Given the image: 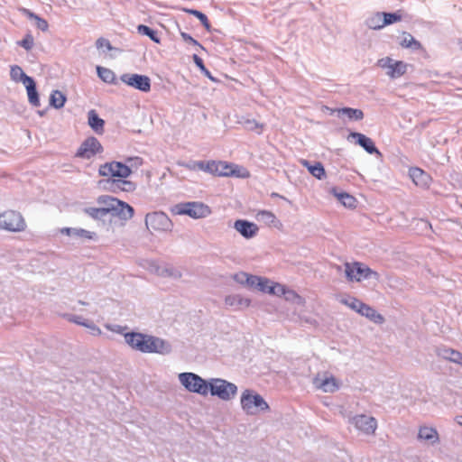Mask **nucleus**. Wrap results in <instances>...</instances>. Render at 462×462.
Here are the masks:
<instances>
[{"mask_svg": "<svg viewBox=\"0 0 462 462\" xmlns=\"http://www.w3.org/2000/svg\"><path fill=\"white\" fill-rule=\"evenodd\" d=\"M350 138L355 139L356 143L363 147L368 153L382 157L381 152L375 147L374 141L370 137L360 133L352 132L348 136V139Z\"/></svg>", "mask_w": 462, "mask_h": 462, "instance_id": "obj_15", "label": "nucleus"}, {"mask_svg": "<svg viewBox=\"0 0 462 462\" xmlns=\"http://www.w3.org/2000/svg\"><path fill=\"white\" fill-rule=\"evenodd\" d=\"M27 90L29 103L33 106H40L39 94L36 89V83L33 79L24 84Z\"/></svg>", "mask_w": 462, "mask_h": 462, "instance_id": "obj_24", "label": "nucleus"}, {"mask_svg": "<svg viewBox=\"0 0 462 462\" xmlns=\"http://www.w3.org/2000/svg\"><path fill=\"white\" fill-rule=\"evenodd\" d=\"M11 79L14 82H22L23 85L32 78L26 75L23 69L18 65H13L10 69Z\"/></svg>", "mask_w": 462, "mask_h": 462, "instance_id": "obj_28", "label": "nucleus"}, {"mask_svg": "<svg viewBox=\"0 0 462 462\" xmlns=\"http://www.w3.org/2000/svg\"><path fill=\"white\" fill-rule=\"evenodd\" d=\"M125 164L129 166V170L132 171V169H137L143 164V159L140 157H128Z\"/></svg>", "mask_w": 462, "mask_h": 462, "instance_id": "obj_50", "label": "nucleus"}, {"mask_svg": "<svg viewBox=\"0 0 462 462\" xmlns=\"http://www.w3.org/2000/svg\"><path fill=\"white\" fill-rule=\"evenodd\" d=\"M34 40L31 34H26L25 37L17 42V44L26 51L32 50L33 47Z\"/></svg>", "mask_w": 462, "mask_h": 462, "instance_id": "obj_49", "label": "nucleus"}, {"mask_svg": "<svg viewBox=\"0 0 462 462\" xmlns=\"http://www.w3.org/2000/svg\"><path fill=\"white\" fill-rule=\"evenodd\" d=\"M66 97L59 90H54L50 97V105L57 109L64 106Z\"/></svg>", "mask_w": 462, "mask_h": 462, "instance_id": "obj_38", "label": "nucleus"}, {"mask_svg": "<svg viewBox=\"0 0 462 462\" xmlns=\"http://www.w3.org/2000/svg\"><path fill=\"white\" fill-rule=\"evenodd\" d=\"M179 381L189 392L206 396L208 393V382L194 373H180Z\"/></svg>", "mask_w": 462, "mask_h": 462, "instance_id": "obj_6", "label": "nucleus"}, {"mask_svg": "<svg viewBox=\"0 0 462 462\" xmlns=\"http://www.w3.org/2000/svg\"><path fill=\"white\" fill-rule=\"evenodd\" d=\"M145 224L153 230L168 231L171 228L172 223L163 212H153L146 215Z\"/></svg>", "mask_w": 462, "mask_h": 462, "instance_id": "obj_11", "label": "nucleus"}, {"mask_svg": "<svg viewBox=\"0 0 462 462\" xmlns=\"http://www.w3.org/2000/svg\"><path fill=\"white\" fill-rule=\"evenodd\" d=\"M98 173L104 177H117L125 179L131 175L132 171L129 170V166L123 162H110L100 165Z\"/></svg>", "mask_w": 462, "mask_h": 462, "instance_id": "obj_9", "label": "nucleus"}, {"mask_svg": "<svg viewBox=\"0 0 462 462\" xmlns=\"http://www.w3.org/2000/svg\"><path fill=\"white\" fill-rule=\"evenodd\" d=\"M179 165L185 167L190 171H201L203 168V161H190L188 162H179Z\"/></svg>", "mask_w": 462, "mask_h": 462, "instance_id": "obj_48", "label": "nucleus"}, {"mask_svg": "<svg viewBox=\"0 0 462 462\" xmlns=\"http://www.w3.org/2000/svg\"><path fill=\"white\" fill-rule=\"evenodd\" d=\"M243 278L245 279V284L252 288L257 289V283L262 282L263 278L254 276V275H249L245 273H242L241 275Z\"/></svg>", "mask_w": 462, "mask_h": 462, "instance_id": "obj_47", "label": "nucleus"}, {"mask_svg": "<svg viewBox=\"0 0 462 462\" xmlns=\"http://www.w3.org/2000/svg\"><path fill=\"white\" fill-rule=\"evenodd\" d=\"M172 212L176 215H187L198 219L208 217L211 214V209L202 202L191 201L176 204L172 208Z\"/></svg>", "mask_w": 462, "mask_h": 462, "instance_id": "obj_3", "label": "nucleus"}, {"mask_svg": "<svg viewBox=\"0 0 462 462\" xmlns=\"http://www.w3.org/2000/svg\"><path fill=\"white\" fill-rule=\"evenodd\" d=\"M86 328H88L90 333L94 336H99L102 333L101 329L93 321L89 320Z\"/></svg>", "mask_w": 462, "mask_h": 462, "instance_id": "obj_58", "label": "nucleus"}, {"mask_svg": "<svg viewBox=\"0 0 462 462\" xmlns=\"http://www.w3.org/2000/svg\"><path fill=\"white\" fill-rule=\"evenodd\" d=\"M358 313L375 323H382L383 321V317L381 314L377 313L374 308L364 302L362 307L358 309Z\"/></svg>", "mask_w": 462, "mask_h": 462, "instance_id": "obj_23", "label": "nucleus"}, {"mask_svg": "<svg viewBox=\"0 0 462 462\" xmlns=\"http://www.w3.org/2000/svg\"><path fill=\"white\" fill-rule=\"evenodd\" d=\"M234 228L245 238L250 239L256 236L259 228L256 224L245 219L236 220Z\"/></svg>", "mask_w": 462, "mask_h": 462, "instance_id": "obj_16", "label": "nucleus"}, {"mask_svg": "<svg viewBox=\"0 0 462 462\" xmlns=\"http://www.w3.org/2000/svg\"><path fill=\"white\" fill-rule=\"evenodd\" d=\"M233 168L227 170V176H235L238 178H248L250 173L249 171L238 165L232 164Z\"/></svg>", "mask_w": 462, "mask_h": 462, "instance_id": "obj_42", "label": "nucleus"}, {"mask_svg": "<svg viewBox=\"0 0 462 462\" xmlns=\"http://www.w3.org/2000/svg\"><path fill=\"white\" fill-rule=\"evenodd\" d=\"M339 301L347 306L348 308H350L351 310L356 311L358 313V309H360L362 307V304L363 302L361 300H359L358 299L355 298V297H345V298H341L339 300Z\"/></svg>", "mask_w": 462, "mask_h": 462, "instance_id": "obj_40", "label": "nucleus"}, {"mask_svg": "<svg viewBox=\"0 0 462 462\" xmlns=\"http://www.w3.org/2000/svg\"><path fill=\"white\" fill-rule=\"evenodd\" d=\"M395 61L390 57L382 58L378 60V66L388 71Z\"/></svg>", "mask_w": 462, "mask_h": 462, "instance_id": "obj_54", "label": "nucleus"}, {"mask_svg": "<svg viewBox=\"0 0 462 462\" xmlns=\"http://www.w3.org/2000/svg\"><path fill=\"white\" fill-rule=\"evenodd\" d=\"M84 212L94 219L101 220L104 219L107 214L102 208H87Z\"/></svg>", "mask_w": 462, "mask_h": 462, "instance_id": "obj_41", "label": "nucleus"}, {"mask_svg": "<svg viewBox=\"0 0 462 462\" xmlns=\"http://www.w3.org/2000/svg\"><path fill=\"white\" fill-rule=\"evenodd\" d=\"M251 304V300L244 298L240 294H231L225 298V305L233 308L236 310L248 308Z\"/></svg>", "mask_w": 462, "mask_h": 462, "instance_id": "obj_18", "label": "nucleus"}, {"mask_svg": "<svg viewBox=\"0 0 462 462\" xmlns=\"http://www.w3.org/2000/svg\"><path fill=\"white\" fill-rule=\"evenodd\" d=\"M23 13L27 15L28 18L35 21V26L39 30L42 32H46L48 30L49 24L45 19L38 16L28 9H23Z\"/></svg>", "mask_w": 462, "mask_h": 462, "instance_id": "obj_36", "label": "nucleus"}, {"mask_svg": "<svg viewBox=\"0 0 462 462\" xmlns=\"http://www.w3.org/2000/svg\"><path fill=\"white\" fill-rule=\"evenodd\" d=\"M349 422L360 432L365 435L374 434L377 429V420L365 414L355 415L349 419Z\"/></svg>", "mask_w": 462, "mask_h": 462, "instance_id": "obj_10", "label": "nucleus"}, {"mask_svg": "<svg viewBox=\"0 0 462 462\" xmlns=\"http://www.w3.org/2000/svg\"><path fill=\"white\" fill-rule=\"evenodd\" d=\"M193 60L195 64L200 69L201 72L208 77L212 81H217V79L211 75V73L207 69V68L204 65V62L200 57H199L197 54L193 55Z\"/></svg>", "mask_w": 462, "mask_h": 462, "instance_id": "obj_46", "label": "nucleus"}, {"mask_svg": "<svg viewBox=\"0 0 462 462\" xmlns=\"http://www.w3.org/2000/svg\"><path fill=\"white\" fill-rule=\"evenodd\" d=\"M287 288L280 283H274L270 287L269 294L276 296H283Z\"/></svg>", "mask_w": 462, "mask_h": 462, "instance_id": "obj_51", "label": "nucleus"}, {"mask_svg": "<svg viewBox=\"0 0 462 462\" xmlns=\"http://www.w3.org/2000/svg\"><path fill=\"white\" fill-rule=\"evenodd\" d=\"M409 174L417 186H427L430 180V175L420 168H411Z\"/></svg>", "mask_w": 462, "mask_h": 462, "instance_id": "obj_19", "label": "nucleus"}, {"mask_svg": "<svg viewBox=\"0 0 462 462\" xmlns=\"http://www.w3.org/2000/svg\"><path fill=\"white\" fill-rule=\"evenodd\" d=\"M455 420L457 421V423L460 426H462V416H457L455 418Z\"/></svg>", "mask_w": 462, "mask_h": 462, "instance_id": "obj_61", "label": "nucleus"}, {"mask_svg": "<svg viewBox=\"0 0 462 462\" xmlns=\"http://www.w3.org/2000/svg\"><path fill=\"white\" fill-rule=\"evenodd\" d=\"M65 317L69 321L83 327H86L89 321L88 319H83L81 316L78 315L67 314Z\"/></svg>", "mask_w": 462, "mask_h": 462, "instance_id": "obj_52", "label": "nucleus"}, {"mask_svg": "<svg viewBox=\"0 0 462 462\" xmlns=\"http://www.w3.org/2000/svg\"><path fill=\"white\" fill-rule=\"evenodd\" d=\"M345 273L348 281L360 282L366 279H378L379 275L376 272L370 269L368 266L359 263H346Z\"/></svg>", "mask_w": 462, "mask_h": 462, "instance_id": "obj_7", "label": "nucleus"}, {"mask_svg": "<svg viewBox=\"0 0 462 462\" xmlns=\"http://www.w3.org/2000/svg\"><path fill=\"white\" fill-rule=\"evenodd\" d=\"M120 79L125 84L143 92H148L151 89V79L145 75L125 73Z\"/></svg>", "mask_w": 462, "mask_h": 462, "instance_id": "obj_12", "label": "nucleus"}, {"mask_svg": "<svg viewBox=\"0 0 462 462\" xmlns=\"http://www.w3.org/2000/svg\"><path fill=\"white\" fill-rule=\"evenodd\" d=\"M88 125L97 133L104 132L105 121L98 116L95 110H90L88 114Z\"/></svg>", "mask_w": 462, "mask_h": 462, "instance_id": "obj_25", "label": "nucleus"}, {"mask_svg": "<svg viewBox=\"0 0 462 462\" xmlns=\"http://www.w3.org/2000/svg\"><path fill=\"white\" fill-rule=\"evenodd\" d=\"M96 46L98 50L111 51L113 49L110 42L105 38H98L96 42Z\"/></svg>", "mask_w": 462, "mask_h": 462, "instance_id": "obj_53", "label": "nucleus"}, {"mask_svg": "<svg viewBox=\"0 0 462 462\" xmlns=\"http://www.w3.org/2000/svg\"><path fill=\"white\" fill-rule=\"evenodd\" d=\"M382 12L371 14L365 21V25L371 30H381L384 27Z\"/></svg>", "mask_w": 462, "mask_h": 462, "instance_id": "obj_27", "label": "nucleus"}, {"mask_svg": "<svg viewBox=\"0 0 462 462\" xmlns=\"http://www.w3.org/2000/svg\"><path fill=\"white\" fill-rule=\"evenodd\" d=\"M79 303L81 304V305H86V303L84 301H82V300H79Z\"/></svg>", "mask_w": 462, "mask_h": 462, "instance_id": "obj_62", "label": "nucleus"}, {"mask_svg": "<svg viewBox=\"0 0 462 462\" xmlns=\"http://www.w3.org/2000/svg\"><path fill=\"white\" fill-rule=\"evenodd\" d=\"M137 32H138V33H140L142 35L148 36L155 43H160L161 42V39L158 36L157 32L154 31L152 28H150L147 25H144V24L138 25L137 26Z\"/></svg>", "mask_w": 462, "mask_h": 462, "instance_id": "obj_37", "label": "nucleus"}, {"mask_svg": "<svg viewBox=\"0 0 462 462\" xmlns=\"http://www.w3.org/2000/svg\"><path fill=\"white\" fill-rule=\"evenodd\" d=\"M201 23L203 24V26H204L208 31L210 29V24H209V22H208V17L206 18V21H205V22H201Z\"/></svg>", "mask_w": 462, "mask_h": 462, "instance_id": "obj_60", "label": "nucleus"}, {"mask_svg": "<svg viewBox=\"0 0 462 462\" xmlns=\"http://www.w3.org/2000/svg\"><path fill=\"white\" fill-rule=\"evenodd\" d=\"M100 208L105 212L121 219H130L134 216V208L127 203L108 195L99 196L97 199Z\"/></svg>", "mask_w": 462, "mask_h": 462, "instance_id": "obj_2", "label": "nucleus"}, {"mask_svg": "<svg viewBox=\"0 0 462 462\" xmlns=\"http://www.w3.org/2000/svg\"><path fill=\"white\" fill-rule=\"evenodd\" d=\"M239 124H241L245 127V129L248 131H255L258 134L262 132V125L254 119L243 117L239 121Z\"/></svg>", "mask_w": 462, "mask_h": 462, "instance_id": "obj_39", "label": "nucleus"}, {"mask_svg": "<svg viewBox=\"0 0 462 462\" xmlns=\"http://www.w3.org/2000/svg\"><path fill=\"white\" fill-rule=\"evenodd\" d=\"M106 182L110 184V189L113 191L120 189L123 191L130 192L135 189V184L125 180H107Z\"/></svg>", "mask_w": 462, "mask_h": 462, "instance_id": "obj_21", "label": "nucleus"}, {"mask_svg": "<svg viewBox=\"0 0 462 462\" xmlns=\"http://www.w3.org/2000/svg\"><path fill=\"white\" fill-rule=\"evenodd\" d=\"M208 392L223 401H229L236 395L237 386L221 378H212L208 381Z\"/></svg>", "mask_w": 462, "mask_h": 462, "instance_id": "obj_5", "label": "nucleus"}, {"mask_svg": "<svg viewBox=\"0 0 462 462\" xmlns=\"http://www.w3.org/2000/svg\"><path fill=\"white\" fill-rule=\"evenodd\" d=\"M154 272L160 276H169L173 277L175 279L180 278L181 273L180 271L170 267L168 265L156 266Z\"/></svg>", "mask_w": 462, "mask_h": 462, "instance_id": "obj_34", "label": "nucleus"}, {"mask_svg": "<svg viewBox=\"0 0 462 462\" xmlns=\"http://www.w3.org/2000/svg\"><path fill=\"white\" fill-rule=\"evenodd\" d=\"M240 402L242 409L248 415H254L259 411L269 410V405L264 399L251 390H245L243 392Z\"/></svg>", "mask_w": 462, "mask_h": 462, "instance_id": "obj_4", "label": "nucleus"}, {"mask_svg": "<svg viewBox=\"0 0 462 462\" xmlns=\"http://www.w3.org/2000/svg\"><path fill=\"white\" fill-rule=\"evenodd\" d=\"M284 298L288 301H291L297 305H303L305 300L304 299L296 293L294 291L287 289L285 293L283 294Z\"/></svg>", "mask_w": 462, "mask_h": 462, "instance_id": "obj_43", "label": "nucleus"}, {"mask_svg": "<svg viewBox=\"0 0 462 462\" xmlns=\"http://www.w3.org/2000/svg\"><path fill=\"white\" fill-rule=\"evenodd\" d=\"M338 117L346 116L349 120L359 121L364 118V113L361 109L343 107L334 110Z\"/></svg>", "mask_w": 462, "mask_h": 462, "instance_id": "obj_20", "label": "nucleus"}, {"mask_svg": "<svg viewBox=\"0 0 462 462\" xmlns=\"http://www.w3.org/2000/svg\"><path fill=\"white\" fill-rule=\"evenodd\" d=\"M418 438L430 443H435L439 440V434L434 428L421 427L419 430Z\"/></svg>", "mask_w": 462, "mask_h": 462, "instance_id": "obj_30", "label": "nucleus"}, {"mask_svg": "<svg viewBox=\"0 0 462 462\" xmlns=\"http://www.w3.org/2000/svg\"><path fill=\"white\" fill-rule=\"evenodd\" d=\"M400 44L402 48L412 49L414 51H418L422 48L421 43L409 32L402 33V39Z\"/></svg>", "mask_w": 462, "mask_h": 462, "instance_id": "obj_32", "label": "nucleus"}, {"mask_svg": "<svg viewBox=\"0 0 462 462\" xmlns=\"http://www.w3.org/2000/svg\"><path fill=\"white\" fill-rule=\"evenodd\" d=\"M383 21L382 23L384 26L393 24L394 23L400 22L402 20V15L398 13H385L382 12Z\"/></svg>", "mask_w": 462, "mask_h": 462, "instance_id": "obj_44", "label": "nucleus"}, {"mask_svg": "<svg viewBox=\"0 0 462 462\" xmlns=\"http://www.w3.org/2000/svg\"><path fill=\"white\" fill-rule=\"evenodd\" d=\"M180 36L181 38L188 43H190L192 45H195V46H198L199 47L200 49H203V47L199 44V42L195 40L194 38H192L189 34H188L187 32H180Z\"/></svg>", "mask_w": 462, "mask_h": 462, "instance_id": "obj_56", "label": "nucleus"}, {"mask_svg": "<svg viewBox=\"0 0 462 462\" xmlns=\"http://www.w3.org/2000/svg\"><path fill=\"white\" fill-rule=\"evenodd\" d=\"M439 356L453 363L462 365V354L452 348L440 349Z\"/></svg>", "mask_w": 462, "mask_h": 462, "instance_id": "obj_29", "label": "nucleus"}, {"mask_svg": "<svg viewBox=\"0 0 462 462\" xmlns=\"http://www.w3.org/2000/svg\"><path fill=\"white\" fill-rule=\"evenodd\" d=\"M338 200L346 208H354L356 206V199L347 193H337Z\"/></svg>", "mask_w": 462, "mask_h": 462, "instance_id": "obj_45", "label": "nucleus"}, {"mask_svg": "<svg viewBox=\"0 0 462 462\" xmlns=\"http://www.w3.org/2000/svg\"><path fill=\"white\" fill-rule=\"evenodd\" d=\"M184 11L196 16L198 18V20L200 21V23L206 21V18H207L206 14H204L200 11H198L195 9H185Z\"/></svg>", "mask_w": 462, "mask_h": 462, "instance_id": "obj_57", "label": "nucleus"}, {"mask_svg": "<svg viewBox=\"0 0 462 462\" xmlns=\"http://www.w3.org/2000/svg\"><path fill=\"white\" fill-rule=\"evenodd\" d=\"M313 383L318 389H321L325 393H334L339 387L335 377L326 374H319L316 376L313 380Z\"/></svg>", "mask_w": 462, "mask_h": 462, "instance_id": "obj_17", "label": "nucleus"}, {"mask_svg": "<svg viewBox=\"0 0 462 462\" xmlns=\"http://www.w3.org/2000/svg\"><path fill=\"white\" fill-rule=\"evenodd\" d=\"M103 152L100 142L96 137L87 138L77 152V156L83 159H90L97 153Z\"/></svg>", "mask_w": 462, "mask_h": 462, "instance_id": "obj_13", "label": "nucleus"}, {"mask_svg": "<svg viewBox=\"0 0 462 462\" xmlns=\"http://www.w3.org/2000/svg\"><path fill=\"white\" fill-rule=\"evenodd\" d=\"M26 227L23 216L14 210H8L0 214V229L10 232H21Z\"/></svg>", "mask_w": 462, "mask_h": 462, "instance_id": "obj_8", "label": "nucleus"}, {"mask_svg": "<svg viewBox=\"0 0 462 462\" xmlns=\"http://www.w3.org/2000/svg\"><path fill=\"white\" fill-rule=\"evenodd\" d=\"M124 337L132 349L141 353L167 356L172 351V346L168 340L150 334L127 332Z\"/></svg>", "mask_w": 462, "mask_h": 462, "instance_id": "obj_1", "label": "nucleus"}, {"mask_svg": "<svg viewBox=\"0 0 462 462\" xmlns=\"http://www.w3.org/2000/svg\"><path fill=\"white\" fill-rule=\"evenodd\" d=\"M301 164L317 179L323 180L325 178L326 172L321 162H315V164H311L309 161L302 160Z\"/></svg>", "mask_w": 462, "mask_h": 462, "instance_id": "obj_26", "label": "nucleus"}, {"mask_svg": "<svg viewBox=\"0 0 462 462\" xmlns=\"http://www.w3.org/2000/svg\"><path fill=\"white\" fill-rule=\"evenodd\" d=\"M97 72L98 77L106 83H115L116 74L113 70L101 66H97Z\"/></svg>", "mask_w": 462, "mask_h": 462, "instance_id": "obj_35", "label": "nucleus"}, {"mask_svg": "<svg viewBox=\"0 0 462 462\" xmlns=\"http://www.w3.org/2000/svg\"><path fill=\"white\" fill-rule=\"evenodd\" d=\"M270 283L271 282L268 279L263 278L262 282L257 283V289L260 291L269 293L270 287H272V285Z\"/></svg>", "mask_w": 462, "mask_h": 462, "instance_id": "obj_55", "label": "nucleus"}, {"mask_svg": "<svg viewBox=\"0 0 462 462\" xmlns=\"http://www.w3.org/2000/svg\"><path fill=\"white\" fill-rule=\"evenodd\" d=\"M407 67L408 65L405 62L402 60H396L391 69L386 71V73L390 78L397 79L406 73Z\"/></svg>", "mask_w": 462, "mask_h": 462, "instance_id": "obj_31", "label": "nucleus"}, {"mask_svg": "<svg viewBox=\"0 0 462 462\" xmlns=\"http://www.w3.org/2000/svg\"><path fill=\"white\" fill-rule=\"evenodd\" d=\"M242 273H238V274H236L235 275V280L238 282V283H241V284H245V279L243 278L242 276Z\"/></svg>", "mask_w": 462, "mask_h": 462, "instance_id": "obj_59", "label": "nucleus"}, {"mask_svg": "<svg viewBox=\"0 0 462 462\" xmlns=\"http://www.w3.org/2000/svg\"><path fill=\"white\" fill-rule=\"evenodd\" d=\"M62 234H66L69 236L78 237L81 239H93L96 234L94 232L88 231L83 228H72L65 227L61 229Z\"/></svg>", "mask_w": 462, "mask_h": 462, "instance_id": "obj_22", "label": "nucleus"}, {"mask_svg": "<svg viewBox=\"0 0 462 462\" xmlns=\"http://www.w3.org/2000/svg\"><path fill=\"white\" fill-rule=\"evenodd\" d=\"M230 168H233L232 163L221 161H203V168L201 171L216 176L227 177V170Z\"/></svg>", "mask_w": 462, "mask_h": 462, "instance_id": "obj_14", "label": "nucleus"}, {"mask_svg": "<svg viewBox=\"0 0 462 462\" xmlns=\"http://www.w3.org/2000/svg\"><path fill=\"white\" fill-rule=\"evenodd\" d=\"M256 219L268 226H274L278 223V220L273 213L267 210H261L256 214Z\"/></svg>", "mask_w": 462, "mask_h": 462, "instance_id": "obj_33", "label": "nucleus"}]
</instances>
